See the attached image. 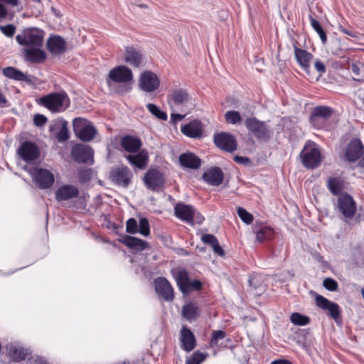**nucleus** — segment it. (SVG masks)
I'll list each match as a JSON object with an SVG mask.
<instances>
[{
    "label": "nucleus",
    "instance_id": "nucleus-1",
    "mask_svg": "<svg viewBox=\"0 0 364 364\" xmlns=\"http://www.w3.org/2000/svg\"><path fill=\"white\" fill-rule=\"evenodd\" d=\"M132 81V71L126 65H119L110 70L106 79L110 90L118 95L130 92Z\"/></svg>",
    "mask_w": 364,
    "mask_h": 364
},
{
    "label": "nucleus",
    "instance_id": "nucleus-2",
    "mask_svg": "<svg viewBox=\"0 0 364 364\" xmlns=\"http://www.w3.org/2000/svg\"><path fill=\"white\" fill-rule=\"evenodd\" d=\"M38 105L46 107L52 113H60L66 110L70 104L65 92H52L36 100Z\"/></svg>",
    "mask_w": 364,
    "mask_h": 364
},
{
    "label": "nucleus",
    "instance_id": "nucleus-3",
    "mask_svg": "<svg viewBox=\"0 0 364 364\" xmlns=\"http://www.w3.org/2000/svg\"><path fill=\"white\" fill-rule=\"evenodd\" d=\"M168 103L172 110L189 113L193 105L191 99L186 89L173 90L167 96Z\"/></svg>",
    "mask_w": 364,
    "mask_h": 364
},
{
    "label": "nucleus",
    "instance_id": "nucleus-4",
    "mask_svg": "<svg viewBox=\"0 0 364 364\" xmlns=\"http://www.w3.org/2000/svg\"><path fill=\"white\" fill-rule=\"evenodd\" d=\"M174 215L177 218L191 226L195 223L200 225L204 220V217L193 205L182 203L175 205Z\"/></svg>",
    "mask_w": 364,
    "mask_h": 364
},
{
    "label": "nucleus",
    "instance_id": "nucleus-5",
    "mask_svg": "<svg viewBox=\"0 0 364 364\" xmlns=\"http://www.w3.org/2000/svg\"><path fill=\"white\" fill-rule=\"evenodd\" d=\"M44 33L42 30L33 27L24 28L16 36L17 43L23 46L41 48L43 46Z\"/></svg>",
    "mask_w": 364,
    "mask_h": 364
},
{
    "label": "nucleus",
    "instance_id": "nucleus-6",
    "mask_svg": "<svg viewBox=\"0 0 364 364\" xmlns=\"http://www.w3.org/2000/svg\"><path fill=\"white\" fill-rule=\"evenodd\" d=\"M28 173L36 186L40 189L50 188L55 182L53 172L48 169L35 166L29 169Z\"/></svg>",
    "mask_w": 364,
    "mask_h": 364
},
{
    "label": "nucleus",
    "instance_id": "nucleus-7",
    "mask_svg": "<svg viewBox=\"0 0 364 364\" xmlns=\"http://www.w3.org/2000/svg\"><path fill=\"white\" fill-rule=\"evenodd\" d=\"M300 157L304 166L307 168H317L321 162L320 149L314 142H307L303 148Z\"/></svg>",
    "mask_w": 364,
    "mask_h": 364
},
{
    "label": "nucleus",
    "instance_id": "nucleus-8",
    "mask_svg": "<svg viewBox=\"0 0 364 364\" xmlns=\"http://www.w3.org/2000/svg\"><path fill=\"white\" fill-rule=\"evenodd\" d=\"M73 130L75 135L82 141H90L97 134V129L93 124L87 119L75 118L73 122Z\"/></svg>",
    "mask_w": 364,
    "mask_h": 364
},
{
    "label": "nucleus",
    "instance_id": "nucleus-9",
    "mask_svg": "<svg viewBox=\"0 0 364 364\" xmlns=\"http://www.w3.org/2000/svg\"><path fill=\"white\" fill-rule=\"evenodd\" d=\"M142 180L147 189L158 192L163 188L166 178L164 174L159 169L149 168Z\"/></svg>",
    "mask_w": 364,
    "mask_h": 364
},
{
    "label": "nucleus",
    "instance_id": "nucleus-10",
    "mask_svg": "<svg viewBox=\"0 0 364 364\" xmlns=\"http://www.w3.org/2000/svg\"><path fill=\"white\" fill-rule=\"evenodd\" d=\"M332 114V108L327 106H317L312 111L310 122L315 128L323 129Z\"/></svg>",
    "mask_w": 364,
    "mask_h": 364
},
{
    "label": "nucleus",
    "instance_id": "nucleus-11",
    "mask_svg": "<svg viewBox=\"0 0 364 364\" xmlns=\"http://www.w3.org/2000/svg\"><path fill=\"white\" fill-rule=\"evenodd\" d=\"M245 124L247 130L257 139L267 140L269 137V131L265 122L250 117L246 119Z\"/></svg>",
    "mask_w": 364,
    "mask_h": 364
},
{
    "label": "nucleus",
    "instance_id": "nucleus-12",
    "mask_svg": "<svg viewBox=\"0 0 364 364\" xmlns=\"http://www.w3.org/2000/svg\"><path fill=\"white\" fill-rule=\"evenodd\" d=\"M133 173L130 169L124 166L114 168L110 172L112 181L118 186L127 188L132 181Z\"/></svg>",
    "mask_w": 364,
    "mask_h": 364
},
{
    "label": "nucleus",
    "instance_id": "nucleus-13",
    "mask_svg": "<svg viewBox=\"0 0 364 364\" xmlns=\"http://www.w3.org/2000/svg\"><path fill=\"white\" fill-rule=\"evenodd\" d=\"M124 60L134 68H140L145 64V58L141 50L134 46L125 47Z\"/></svg>",
    "mask_w": 364,
    "mask_h": 364
},
{
    "label": "nucleus",
    "instance_id": "nucleus-14",
    "mask_svg": "<svg viewBox=\"0 0 364 364\" xmlns=\"http://www.w3.org/2000/svg\"><path fill=\"white\" fill-rule=\"evenodd\" d=\"M93 155L94 150L86 144H76L71 151L73 159L77 163L92 164L94 161Z\"/></svg>",
    "mask_w": 364,
    "mask_h": 364
},
{
    "label": "nucleus",
    "instance_id": "nucleus-15",
    "mask_svg": "<svg viewBox=\"0 0 364 364\" xmlns=\"http://www.w3.org/2000/svg\"><path fill=\"white\" fill-rule=\"evenodd\" d=\"M337 208L345 220L353 218L356 211V205L353 198L348 195H341L337 199Z\"/></svg>",
    "mask_w": 364,
    "mask_h": 364
},
{
    "label": "nucleus",
    "instance_id": "nucleus-16",
    "mask_svg": "<svg viewBox=\"0 0 364 364\" xmlns=\"http://www.w3.org/2000/svg\"><path fill=\"white\" fill-rule=\"evenodd\" d=\"M139 86L141 90L146 92H151L159 87L160 80L156 74L152 71L146 70L140 75Z\"/></svg>",
    "mask_w": 364,
    "mask_h": 364
},
{
    "label": "nucleus",
    "instance_id": "nucleus-17",
    "mask_svg": "<svg viewBox=\"0 0 364 364\" xmlns=\"http://www.w3.org/2000/svg\"><path fill=\"white\" fill-rule=\"evenodd\" d=\"M316 306L324 311H328V316L336 322L341 318V308L338 304L333 302L321 295L315 299Z\"/></svg>",
    "mask_w": 364,
    "mask_h": 364
},
{
    "label": "nucleus",
    "instance_id": "nucleus-18",
    "mask_svg": "<svg viewBox=\"0 0 364 364\" xmlns=\"http://www.w3.org/2000/svg\"><path fill=\"white\" fill-rule=\"evenodd\" d=\"M17 154L24 161L31 162L38 157L40 151L35 143L25 141L17 149Z\"/></svg>",
    "mask_w": 364,
    "mask_h": 364
},
{
    "label": "nucleus",
    "instance_id": "nucleus-19",
    "mask_svg": "<svg viewBox=\"0 0 364 364\" xmlns=\"http://www.w3.org/2000/svg\"><path fill=\"white\" fill-rule=\"evenodd\" d=\"M214 143L217 147L227 152H233L237 149V142L233 135L221 132L214 135Z\"/></svg>",
    "mask_w": 364,
    "mask_h": 364
},
{
    "label": "nucleus",
    "instance_id": "nucleus-20",
    "mask_svg": "<svg viewBox=\"0 0 364 364\" xmlns=\"http://www.w3.org/2000/svg\"><path fill=\"white\" fill-rule=\"evenodd\" d=\"M155 290L163 299L171 301L174 298L173 289L169 282L164 277H159L154 280Z\"/></svg>",
    "mask_w": 364,
    "mask_h": 364
},
{
    "label": "nucleus",
    "instance_id": "nucleus-21",
    "mask_svg": "<svg viewBox=\"0 0 364 364\" xmlns=\"http://www.w3.org/2000/svg\"><path fill=\"white\" fill-rule=\"evenodd\" d=\"M364 146L360 139H353L350 141L346 149L345 157L349 162L358 160L363 155Z\"/></svg>",
    "mask_w": 364,
    "mask_h": 364
},
{
    "label": "nucleus",
    "instance_id": "nucleus-22",
    "mask_svg": "<svg viewBox=\"0 0 364 364\" xmlns=\"http://www.w3.org/2000/svg\"><path fill=\"white\" fill-rule=\"evenodd\" d=\"M48 50L53 55H60L66 50L67 43L60 36H50L46 42Z\"/></svg>",
    "mask_w": 364,
    "mask_h": 364
},
{
    "label": "nucleus",
    "instance_id": "nucleus-23",
    "mask_svg": "<svg viewBox=\"0 0 364 364\" xmlns=\"http://www.w3.org/2000/svg\"><path fill=\"white\" fill-rule=\"evenodd\" d=\"M120 146L126 152L134 154L141 150L142 141L138 136L125 135L120 139Z\"/></svg>",
    "mask_w": 364,
    "mask_h": 364
},
{
    "label": "nucleus",
    "instance_id": "nucleus-24",
    "mask_svg": "<svg viewBox=\"0 0 364 364\" xmlns=\"http://www.w3.org/2000/svg\"><path fill=\"white\" fill-rule=\"evenodd\" d=\"M180 343L181 348L186 352L193 350L196 346V341L193 333L186 326H183L181 329Z\"/></svg>",
    "mask_w": 364,
    "mask_h": 364
},
{
    "label": "nucleus",
    "instance_id": "nucleus-25",
    "mask_svg": "<svg viewBox=\"0 0 364 364\" xmlns=\"http://www.w3.org/2000/svg\"><path fill=\"white\" fill-rule=\"evenodd\" d=\"M136 154H129L125 156V159L129 163L138 168L139 169L144 170L149 163V154L146 149L139 151Z\"/></svg>",
    "mask_w": 364,
    "mask_h": 364
},
{
    "label": "nucleus",
    "instance_id": "nucleus-26",
    "mask_svg": "<svg viewBox=\"0 0 364 364\" xmlns=\"http://www.w3.org/2000/svg\"><path fill=\"white\" fill-rule=\"evenodd\" d=\"M294 48L296 62L306 73H309L313 55L306 50L299 48L296 44L294 45Z\"/></svg>",
    "mask_w": 364,
    "mask_h": 364
},
{
    "label": "nucleus",
    "instance_id": "nucleus-27",
    "mask_svg": "<svg viewBox=\"0 0 364 364\" xmlns=\"http://www.w3.org/2000/svg\"><path fill=\"white\" fill-rule=\"evenodd\" d=\"M78 188L73 185H63L55 191V199L58 201L68 200L77 197Z\"/></svg>",
    "mask_w": 364,
    "mask_h": 364
},
{
    "label": "nucleus",
    "instance_id": "nucleus-28",
    "mask_svg": "<svg viewBox=\"0 0 364 364\" xmlns=\"http://www.w3.org/2000/svg\"><path fill=\"white\" fill-rule=\"evenodd\" d=\"M223 172L218 167H213L203 174V179L209 185L218 186L223 183Z\"/></svg>",
    "mask_w": 364,
    "mask_h": 364
},
{
    "label": "nucleus",
    "instance_id": "nucleus-29",
    "mask_svg": "<svg viewBox=\"0 0 364 364\" xmlns=\"http://www.w3.org/2000/svg\"><path fill=\"white\" fill-rule=\"evenodd\" d=\"M181 165L187 168L197 169L200 166L201 160L195 154L187 152L179 156Z\"/></svg>",
    "mask_w": 364,
    "mask_h": 364
},
{
    "label": "nucleus",
    "instance_id": "nucleus-30",
    "mask_svg": "<svg viewBox=\"0 0 364 364\" xmlns=\"http://www.w3.org/2000/svg\"><path fill=\"white\" fill-rule=\"evenodd\" d=\"M24 57L27 61L35 63H41L46 60V53L44 50L37 47L24 49Z\"/></svg>",
    "mask_w": 364,
    "mask_h": 364
},
{
    "label": "nucleus",
    "instance_id": "nucleus-31",
    "mask_svg": "<svg viewBox=\"0 0 364 364\" xmlns=\"http://www.w3.org/2000/svg\"><path fill=\"white\" fill-rule=\"evenodd\" d=\"M181 132L191 138H200L203 134L201 123L199 121H192L181 127Z\"/></svg>",
    "mask_w": 364,
    "mask_h": 364
},
{
    "label": "nucleus",
    "instance_id": "nucleus-32",
    "mask_svg": "<svg viewBox=\"0 0 364 364\" xmlns=\"http://www.w3.org/2000/svg\"><path fill=\"white\" fill-rule=\"evenodd\" d=\"M122 242L136 251H142L149 247V243L146 241L130 235H125L122 240Z\"/></svg>",
    "mask_w": 364,
    "mask_h": 364
},
{
    "label": "nucleus",
    "instance_id": "nucleus-33",
    "mask_svg": "<svg viewBox=\"0 0 364 364\" xmlns=\"http://www.w3.org/2000/svg\"><path fill=\"white\" fill-rule=\"evenodd\" d=\"M59 130L56 134V138L60 142L65 141L69 138L68 122L66 121L55 122L53 125L50 127V131L54 132Z\"/></svg>",
    "mask_w": 364,
    "mask_h": 364
},
{
    "label": "nucleus",
    "instance_id": "nucleus-34",
    "mask_svg": "<svg viewBox=\"0 0 364 364\" xmlns=\"http://www.w3.org/2000/svg\"><path fill=\"white\" fill-rule=\"evenodd\" d=\"M2 73L9 79L27 82H31L26 74L14 67L9 66L4 68L2 70Z\"/></svg>",
    "mask_w": 364,
    "mask_h": 364
},
{
    "label": "nucleus",
    "instance_id": "nucleus-35",
    "mask_svg": "<svg viewBox=\"0 0 364 364\" xmlns=\"http://www.w3.org/2000/svg\"><path fill=\"white\" fill-rule=\"evenodd\" d=\"M175 279L180 291L183 294H188L189 275L185 270L178 271L175 274Z\"/></svg>",
    "mask_w": 364,
    "mask_h": 364
},
{
    "label": "nucleus",
    "instance_id": "nucleus-36",
    "mask_svg": "<svg viewBox=\"0 0 364 364\" xmlns=\"http://www.w3.org/2000/svg\"><path fill=\"white\" fill-rule=\"evenodd\" d=\"M182 315L186 320L192 321L200 316V310L196 304L190 302L183 306Z\"/></svg>",
    "mask_w": 364,
    "mask_h": 364
},
{
    "label": "nucleus",
    "instance_id": "nucleus-37",
    "mask_svg": "<svg viewBox=\"0 0 364 364\" xmlns=\"http://www.w3.org/2000/svg\"><path fill=\"white\" fill-rule=\"evenodd\" d=\"M203 243L212 247L213 252L219 256H224L225 251L220 247L219 242L215 236L211 234H205L201 237Z\"/></svg>",
    "mask_w": 364,
    "mask_h": 364
},
{
    "label": "nucleus",
    "instance_id": "nucleus-38",
    "mask_svg": "<svg viewBox=\"0 0 364 364\" xmlns=\"http://www.w3.org/2000/svg\"><path fill=\"white\" fill-rule=\"evenodd\" d=\"M9 355L14 361L19 362L26 358L28 350L23 347L11 346L9 348Z\"/></svg>",
    "mask_w": 364,
    "mask_h": 364
},
{
    "label": "nucleus",
    "instance_id": "nucleus-39",
    "mask_svg": "<svg viewBox=\"0 0 364 364\" xmlns=\"http://www.w3.org/2000/svg\"><path fill=\"white\" fill-rule=\"evenodd\" d=\"M256 240L258 242H262L271 240L274 237V230L270 227L262 226L255 231Z\"/></svg>",
    "mask_w": 364,
    "mask_h": 364
},
{
    "label": "nucleus",
    "instance_id": "nucleus-40",
    "mask_svg": "<svg viewBox=\"0 0 364 364\" xmlns=\"http://www.w3.org/2000/svg\"><path fill=\"white\" fill-rule=\"evenodd\" d=\"M327 187L333 195L338 196L343 189V183L339 178H329Z\"/></svg>",
    "mask_w": 364,
    "mask_h": 364
},
{
    "label": "nucleus",
    "instance_id": "nucleus-41",
    "mask_svg": "<svg viewBox=\"0 0 364 364\" xmlns=\"http://www.w3.org/2000/svg\"><path fill=\"white\" fill-rule=\"evenodd\" d=\"M309 17L311 27L318 34L323 44H325L327 41V36L322 28L320 23L316 20L311 14H309Z\"/></svg>",
    "mask_w": 364,
    "mask_h": 364
},
{
    "label": "nucleus",
    "instance_id": "nucleus-42",
    "mask_svg": "<svg viewBox=\"0 0 364 364\" xmlns=\"http://www.w3.org/2000/svg\"><path fill=\"white\" fill-rule=\"evenodd\" d=\"M226 337V333L224 331H213L212 336L210 341V346L211 348L220 347L221 345L219 343L220 340L224 339Z\"/></svg>",
    "mask_w": 364,
    "mask_h": 364
},
{
    "label": "nucleus",
    "instance_id": "nucleus-43",
    "mask_svg": "<svg viewBox=\"0 0 364 364\" xmlns=\"http://www.w3.org/2000/svg\"><path fill=\"white\" fill-rule=\"evenodd\" d=\"M351 72L355 79L358 81H364V65L363 63H352L350 65Z\"/></svg>",
    "mask_w": 364,
    "mask_h": 364
},
{
    "label": "nucleus",
    "instance_id": "nucleus-44",
    "mask_svg": "<svg viewBox=\"0 0 364 364\" xmlns=\"http://www.w3.org/2000/svg\"><path fill=\"white\" fill-rule=\"evenodd\" d=\"M291 323L297 326H306L307 325L310 319L308 316L302 315L299 313H293L290 316Z\"/></svg>",
    "mask_w": 364,
    "mask_h": 364
},
{
    "label": "nucleus",
    "instance_id": "nucleus-45",
    "mask_svg": "<svg viewBox=\"0 0 364 364\" xmlns=\"http://www.w3.org/2000/svg\"><path fill=\"white\" fill-rule=\"evenodd\" d=\"M225 121L231 124H236L237 123H240L242 121V117L240 113L237 111H228L225 114Z\"/></svg>",
    "mask_w": 364,
    "mask_h": 364
},
{
    "label": "nucleus",
    "instance_id": "nucleus-46",
    "mask_svg": "<svg viewBox=\"0 0 364 364\" xmlns=\"http://www.w3.org/2000/svg\"><path fill=\"white\" fill-rule=\"evenodd\" d=\"M148 110L156 118L161 120H166L167 114L166 112L161 111L156 105L149 103L146 105Z\"/></svg>",
    "mask_w": 364,
    "mask_h": 364
},
{
    "label": "nucleus",
    "instance_id": "nucleus-47",
    "mask_svg": "<svg viewBox=\"0 0 364 364\" xmlns=\"http://www.w3.org/2000/svg\"><path fill=\"white\" fill-rule=\"evenodd\" d=\"M237 215L242 222L247 225L251 224L253 221V215L243 208L239 207L237 208Z\"/></svg>",
    "mask_w": 364,
    "mask_h": 364
},
{
    "label": "nucleus",
    "instance_id": "nucleus-48",
    "mask_svg": "<svg viewBox=\"0 0 364 364\" xmlns=\"http://www.w3.org/2000/svg\"><path fill=\"white\" fill-rule=\"evenodd\" d=\"M138 232L145 237L149 235L150 228L149 221L146 218H142L139 220Z\"/></svg>",
    "mask_w": 364,
    "mask_h": 364
},
{
    "label": "nucleus",
    "instance_id": "nucleus-49",
    "mask_svg": "<svg viewBox=\"0 0 364 364\" xmlns=\"http://www.w3.org/2000/svg\"><path fill=\"white\" fill-rule=\"evenodd\" d=\"M16 26L13 24H7L5 26L0 25L1 32L9 38H12L16 32Z\"/></svg>",
    "mask_w": 364,
    "mask_h": 364
},
{
    "label": "nucleus",
    "instance_id": "nucleus-50",
    "mask_svg": "<svg viewBox=\"0 0 364 364\" xmlns=\"http://www.w3.org/2000/svg\"><path fill=\"white\" fill-rule=\"evenodd\" d=\"M126 231L129 234L138 232V225L136 219L129 218L126 223Z\"/></svg>",
    "mask_w": 364,
    "mask_h": 364
},
{
    "label": "nucleus",
    "instance_id": "nucleus-51",
    "mask_svg": "<svg viewBox=\"0 0 364 364\" xmlns=\"http://www.w3.org/2000/svg\"><path fill=\"white\" fill-rule=\"evenodd\" d=\"M323 287L328 291H334L338 289V283L331 278H326L323 282Z\"/></svg>",
    "mask_w": 364,
    "mask_h": 364
},
{
    "label": "nucleus",
    "instance_id": "nucleus-52",
    "mask_svg": "<svg viewBox=\"0 0 364 364\" xmlns=\"http://www.w3.org/2000/svg\"><path fill=\"white\" fill-rule=\"evenodd\" d=\"M338 31L341 33L348 35L350 37L358 38L359 37V33L355 31H353L350 28H346L343 25L338 26Z\"/></svg>",
    "mask_w": 364,
    "mask_h": 364
},
{
    "label": "nucleus",
    "instance_id": "nucleus-53",
    "mask_svg": "<svg viewBox=\"0 0 364 364\" xmlns=\"http://www.w3.org/2000/svg\"><path fill=\"white\" fill-rule=\"evenodd\" d=\"M48 121L47 117L41 114H36L33 117V123L37 127H43Z\"/></svg>",
    "mask_w": 364,
    "mask_h": 364
},
{
    "label": "nucleus",
    "instance_id": "nucleus-54",
    "mask_svg": "<svg viewBox=\"0 0 364 364\" xmlns=\"http://www.w3.org/2000/svg\"><path fill=\"white\" fill-rule=\"evenodd\" d=\"M249 284L257 289L262 285V279L257 275L252 276L249 279Z\"/></svg>",
    "mask_w": 364,
    "mask_h": 364
},
{
    "label": "nucleus",
    "instance_id": "nucleus-55",
    "mask_svg": "<svg viewBox=\"0 0 364 364\" xmlns=\"http://www.w3.org/2000/svg\"><path fill=\"white\" fill-rule=\"evenodd\" d=\"M207 355V353L196 351L193 353L191 358H193L197 364H200L206 358Z\"/></svg>",
    "mask_w": 364,
    "mask_h": 364
},
{
    "label": "nucleus",
    "instance_id": "nucleus-56",
    "mask_svg": "<svg viewBox=\"0 0 364 364\" xmlns=\"http://www.w3.org/2000/svg\"><path fill=\"white\" fill-rule=\"evenodd\" d=\"M201 287H202V283L199 280H197V279H195L193 281L190 280L189 284H188V292L192 290L198 291L201 289Z\"/></svg>",
    "mask_w": 364,
    "mask_h": 364
},
{
    "label": "nucleus",
    "instance_id": "nucleus-57",
    "mask_svg": "<svg viewBox=\"0 0 364 364\" xmlns=\"http://www.w3.org/2000/svg\"><path fill=\"white\" fill-rule=\"evenodd\" d=\"M314 67H315L316 70L321 74H323L326 72V66H325L324 63L319 60H317L314 63Z\"/></svg>",
    "mask_w": 364,
    "mask_h": 364
},
{
    "label": "nucleus",
    "instance_id": "nucleus-58",
    "mask_svg": "<svg viewBox=\"0 0 364 364\" xmlns=\"http://www.w3.org/2000/svg\"><path fill=\"white\" fill-rule=\"evenodd\" d=\"M0 1L4 4H6L12 8L18 7L21 5L20 0H0Z\"/></svg>",
    "mask_w": 364,
    "mask_h": 364
},
{
    "label": "nucleus",
    "instance_id": "nucleus-59",
    "mask_svg": "<svg viewBox=\"0 0 364 364\" xmlns=\"http://www.w3.org/2000/svg\"><path fill=\"white\" fill-rule=\"evenodd\" d=\"M183 113H184L183 114H178V113H172L171 114V120L173 122H178V121L182 120L185 117V116L188 114L186 112H183Z\"/></svg>",
    "mask_w": 364,
    "mask_h": 364
},
{
    "label": "nucleus",
    "instance_id": "nucleus-60",
    "mask_svg": "<svg viewBox=\"0 0 364 364\" xmlns=\"http://www.w3.org/2000/svg\"><path fill=\"white\" fill-rule=\"evenodd\" d=\"M8 16V10L6 6L0 1V19H4Z\"/></svg>",
    "mask_w": 364,
    "mask_h": 364
},
{
    "label": "nucleus",
    "instance_id": "nucleus-61",
    "mask_svg": "<svg viewBox=\"0 0 364 364\" xmlns=\"http://www.w3.org/2000/svg\"><path fill=\"white\" fill-rule=\"evenodd\" d=\"M234 160L235 161L242 164H245L249 161V159L247 157L239 156H235L234 157Z\"/></svg>",
    "mask_w": 364,
    "mask_h": 364
},
{
    "label": "nucleus",
    "instance_id": "nucleus-62",
    "mask_svg": "<svg viewBox=\"0 0 364 364\" xmlns=\"http://www.w3.org/2000/svg\"><path fill=\"white\" fill-rule=\"evenodd\" d=\"M271 364H293L291 361L286 359H277L273 360Z\"/></svg>",
    "mask_w": 364,
    "mask_h": 364
},
{
    "label": "nucleus",
    "instance_id": "nucleus-63",
    "mask_svg": "<svg viewBox=\"0 0 364 364\" xmlns=\"http://www.w3.org/2000/svg\"><path fill=\"white\" fill-rule=\"evenodd\" d=\"M314 257L321 263H326V262L323 260V257L318 252L314 254Z\"/></svg>",
    "mask_w": 364,
    "mask_h": 364
},
{
    "label": "nucleus",
    "instance_id": "nucleus-64",
    "mask_svg": "<svg viewBox=\"0 0 364 364\" xmlns=\"http://www.w3.org/2000/svg\"><path fill=\"white\" fill-rule=\"evenodd\" d=\"M6 102V97L0 92V105H5Z\"/></svg>",
    "mask_w": 364,
    "mask_h": 364
}]
</instances>
